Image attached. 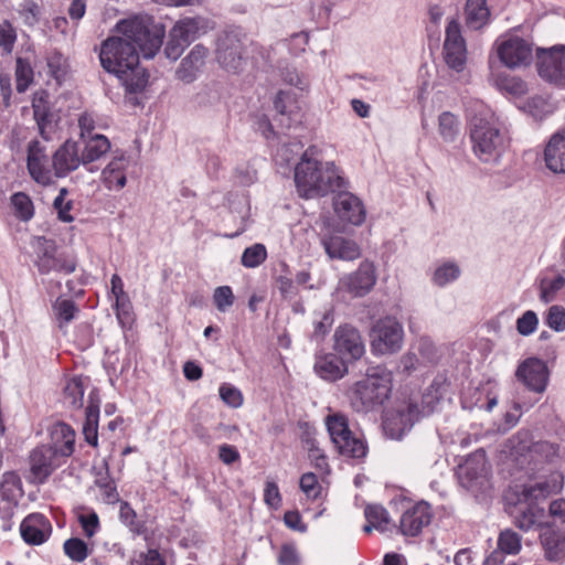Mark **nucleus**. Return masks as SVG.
<instances>
[{
	"mask_svg": "<svg viewBox=\"0 0 565 565\" xmlns=\"http://www.w3.org/2000/svg\"><path fill=\"white\" fill-rule=\"evenodd\" d=\"M116 30L122 36H109L100 44L99 61L103 68L115 74L125 87V100L132 107L140 105L141 18L136 15L119 21Z\"/></svg>",
	"mask_w": 565,
	"mask_h": 565,
	"instance_id": "1",
	"label": "nucleus"
},
{
	"mask_svg": "<svg viewBox=\"0 0 565 565\" xmlns=\"http://www.w3.org/2000/svg\"><path fill=\"white\" fill-rule=\"evenodd\" d=\"M310 150H306L300 161L295 167V183L300 196L311 199L323 196L329 192L341 189L344 179L337 172L333 163L321 162L310 157Z\"/></svg>",
	"mask_w": 565,
	"mask_h": 565,
	"instance_id": "2",
	"label": "nucleus"
},
{
	"mask_svg": "<svg viewBox=\"0 0 565 565\" xmlns=\"http://www.w3.org/2000/svg\"><path fill=\"white\" fill-rule=\"evenodd\" d=\"M392 392V373L377 365L369 367L365 377L350 391V402L358 413H367L381 407Z\"/></svg>",
	"mask_w": 565,
	"mask_h": 565,
	"instance_id": "3",
	"label": "nucleus"
},
{
	"mask_svg": "<svg viewBox=\"0 0 565 565\" xmlns=\"http://www.w3.org/2000/svg\"><path fill=\"white\" fill-rule=\"evenodd\" d=\"M438 402L439 397L429 391L423 395L422 408L416 403L408 401L385 412L382 423L384 434L392 439H402L416 422L434 412Z\"/></svg>",
	"mask_w": 565,
	"mask_h": 565,
	"instance_id": "4",
	"label": "nucleus"
},
{
	"mask_svg": "<svg viewBox=\"0 0 565 565\" xmlns=\"http://www.w3.org/2000/svg\"><path fill=\"white\" fill-rule=\"evenodd\" d=\"M470 140L475 154L484 162L497 159L503 148V137L497 122L482 115L470 120Z\"/></svg>",
	"mask_w": 565,
	"mask_h": 565,
	"instance_id": "5",
	"label": "nucleus"
},
{
	"mask_svg": "<svg viewBox=\"0 0 565 565\" xmlns=\"http://www.w3.org/2000/svg\"><path fill=\"white\" fill-rule=\"evenodd\" d=\"M34 265L41 275L56 273L71 275L76 270L77 258L74 253L60 250L53 239L38 237L35 245Z\"/></svg>",
	"mask_w": 565,
	"mask_h": 565,
	"instance_id": "6",
	"label": "nucleus"
},
{
	"mask_svg": "<svg viewBox=\"0 0 565 565\" xmlns=\"http://www.w3.org/2000/svg\"><path fill=\"white\" fill-rule=\"evenodd\" d=\"M326 426L331 441L340 455L353 459H361L366 456L367 446L365 441L350 429L349 420L343 414L328 415Z\"/></svg>",
	"mask_w": 565,
	"mask_h": 565,
	"instance_id": "7",
	"label": "nucleus"
},
{
	"mask_svg": "<svg viewBox=\"0 0 565 565\" xmlns=\"http://www.w3.org/2000/svg\"><path fill=\"white\" fill-rule=\"evenodd\" d=\"M370 337L375 353L391 354L402 348L404 331L395 318L385 317L374 323Z\"/></svg>",
	"mask_w": 565,
	"mask_h": 565,
	"instance_id": "8",
	"label": "nucleus"
},
{
	"mask_svg": "<svg viewBox=\"0 0 565 565\" xmlns=\"http://www.w3.org/2000/svg\"><path fill=\"white\" fill-rule=\"evenodd\" d=\"M536 57L539 75L548 83L565 86V45L537 49Z\"/></svg>",
	"mask_w": 565,
	"mask_h": 565,
	"instance_id": "9",
	"label": "nucleus"
},
{
	"mask_svg": "<svg viewBox=\"0 0 565 565\" xmlns=\"http://www.w3.org/2000/svg\"><path fill=\"white\" fill-rule=\"evenodd\" d=\"M377 280L375 266L372 262L363 260L359 268L343 276L338 284V291L347 292L353 298L367 295Z\"/></svg>",
	"mask_w": 565,
	"mask_h": 565,
	"instance_id": "10",
	"label": "nucleus"
},
{
	"mask_svg": "<svg viewBox=\"0 0 565 565\" xmlns=\"http://www.w3.org/2000/svg\"><path fill=\"white\" fill-rule=\"evenodd\" d=\"M216 60L226 71L238 73L245 63L244 43L239 34L225 32L218 38L216 46Z\"/></svg>",
	"mask_w": 565,
	"mask_h": 565,
	"instance_id": "11",
	"label": "nucleus"
},
{
	"mask_svg": "<svg viewBox=\"0 0 565 565\" xmlns=\"http://www.w3.org/2000/svg\"><path fill=\"white\" fill-rule=\"evenodd\" d=\"M515 376L530 391L541 394L546 390L550 372L543 360L532 356L519 364Z\"/></svg>",
	"mask_w": 565,
	"mask_h": 565,
	"instance_id": "12",
	"label": "nucleus"
},
{
	"mask_svg": "<svg viewBox=\"0 0 565 565\" xmlns=\"http://www.w3.org/2000/svg\"><path fill=\"white\" fill-rule=\"evenodd\" d=\"M66 459L46 445L38 446L30 455V471L33 479L43 483Z\"/></svg>",
	"mask_w": 565,
	"mask_h": 565,
	"instance_id": "13",
	"label": "nucleus"
},
{
	"mask_svg": "<svg viewBox=\"0 0 565 565\" xmlns=\"http://www.w3.org/2000/svg\"><path fill=\"white\" fill-rule=\"evenodd\" d=\"M333 349L348 362L356 361L364 354V343L359 330L350 324L337 328Z\"/></svg>",
	"mask_w": 565,
	"mask_h": 565,
	"instance_id": "14",
	"label": "nucleus"
},
{
	"mask_svg": "<svg viewBox=\"0 0 565 565\" xmlns=\"http://www.w3.org/2000/svg\"><path fill=\"white\" fill-rule=\"evenodd\" d=\"M487 459L483 449L470 455L458 468L460 484L467 490L482 487L487 481Z\"/></svg>",
	"mask_w": 565,
	"mask_h": 565,
	"instance_id": "15",
	"label": "nucleus"
},
{
	"mask_svg": "<svg viewBox=\"0 0 565 565\" xmlns=\"http://www.w3.org/2000/svg\"><path fill=\"white\" fill-rule=\"evenodd\" d=\"M498 55L501 62L510 68L525 66L531 63L533 57L532 44L522 38L513 36L499 44Z\"/></svg>",
	"mask_w": 565,
	"mask_h": 565,
	"instance_id": "16",
	"label": "nucleus"
},
{
	"mask_svg": "<svg viewBox=\"0 0 565 565\" xmlns=\"http://www.w3.org/2000/svg\"><path fill=\"white\" fill-rule=\"evenodd\" d=\"M540 543L548 562L565 561V530L555 524H544L540 529Z\"/></svg>",
	"mask_w": 565,
	"mask_h": 565,
	"instance_id": "17",
	"label": "nucleus"
},
{
	"mask_svg": "<svg viewBox=\"0 0 565 565\" xmlns=\"http://www.w3.org/2000/svg\"><path fill=\"white\" fill-rule=\"evenodd\" d=\"M52 531L49 518L39 512L26 515L20 524L21 537L29 545L45 543L50 539Z\"/></svg>",
	"mask_w": 565,
	"mask_h": 565,
	"instance_id": "18",
	"label": "nucleus"
},
{
	"mask_svg": "<svg viewBox=\"0 0 565 565\" xmlns=\"http://www.w3.org/2000/svg\"><path fill=\"white\" fill-rule=\"evenodd\" d=\"M431 519L430 505L420 501L402 514L399 521L401 533L406 536H417L425 526L430 524Z\"/></svg>",
	"mask_w": 565,
	"mask_h": 565,
	"instance_id": "19",
	"label": "nucleus"
},
{
	"mask_svg": "<svg viewBox=\"0 0 565 565\" xmlns=\"http://www.w3.org/2000/svg\"><path fill=\"white\" fill-rule=\"evenodd\" d=\"M45 148L38 140H33L28 147L26 166L31 178L43 185L50 184L52 173L49 168Z\"/></svg>",
	"mask_w": 565,
	"mask_h": 565,
	"instance_id": "20",
	"label": "nucleus"
},
{
	"mask_svg": "<svg viewBox=\"0 0 565 565\" xmlns=\"http://www.w3.org/2000/svg\"><path fill=\"white\" fill-rule=\"evenodd\" d=\"M83 164L77 142L66 140L53 154L52 167L57 178L66 177Z\"/></svg>",
	"mask_w": 565,
	"mask_h": 565,
	"instance_id": "21",
	"label": "nucleus"
},
{
	"mask_svg": "<svg viewBox=\"0 0 565 565\" xmlns=\"http://www.w3.org/2000/svg\"><path fill=\"white\" fill-rule=\"evenodd\" d=\"M334 212L343 222L360 225L365 220V210L359 198L350 192H340L333 200Z\"/></svg>",
	"mask_w": 565,
	"mask_h": 565,
	"instance_id": "22",
	"label": "nucleus"
},
{
	"mask_svg": "<svg viewBox=\"0 0 565 565\" xmlns=\"http://www.w3.org/2000/svg\"><path fill=\"white\" fill-rule=\"evenodd\" d=\"M347 360L337 353H323L316 356L315 372L323 380L335 382L348 373Z\"/></svg>",
	"mask_w": 565,
	"mask_h": 565,
	"instance_id": "23",
	"label": "nucleus"
},
{
	"mask_svg": "<svg viewBox=\"0 0 565 565\" xmlns=\"http://www.w3.org/2000/svg\"><path fill=\"white\" fill-rule=\"evenodd\" d=\"M326 253L332 259L353 260L360 257L358 244L339 235L324 236L321 239Z\"/></svg>",
	"mask_w": 565,
	"mask_h": 565,
	"instance_id": "24",
	"label": "nucleus"
},
{
	"mask_svg": "<svg viewBox=\"0 0 565 565\" xmlns=\"http://www.w3.org/2000/svg\"><path fill=\"white\" fill-rule=\"evenodd\" d=\"M544 160L554 173H565V127L550 138L544 150Z\"/></svg>",
	"mask_w": 565,
	"mask_h": 565,
	"instance_id": "25",
	"label": "nucleus"
},
{
	"mask_svg": "<svg viewBox=\"0 0 565 565\" xmlns=\"http://www.w3.org/2000/svg\"><path fill=\"white\" fill-rule=\"evenodd\" d=\"M51 444L47 446L54 449L65 459L70 458L75 451V431L62 422L55 423L50 430Z\"/></svg>",
	"mask_w": 565,
	"mask_h": 565,
	"instance_id": "26",
	"label": "nucleus"
},
{
	"mask_svg": "<svg viewBox=\"0 0 565 565\" xmlns=\"http://www.w3.org/2000/svg\"><path fill=\"white\" fill-rule=\"evenodd\" d=\"M511 514L514 519V525L522 531H530L535 526L541 529L544 518V509L533 502H519Z\"/></svg>",
	"mask_w": 565,
	"mask_h": 565,
	"instance_id": "27",
	"label": "nucleus"
},
{
	"mask_svg": "<svg viewBox=\"0 0 565 565\" xmlns=\"http://www.w3.org/2000/svg\"><path fill=\"white\" fill-rule=\"evenodd\" d=\"M166 35L164 25L153 17L143 14V58H152L160 50Z\"/></svg>",
	"mask_w": 565,
	"mask_h": 565,
	"instance_id": "28",
	"label": "nucleus"
},
{
	"mask_svg": "<svg viewBox=\"0 0 565 565\" xmlns=\"http://www.w3.org/2000/svg\"><path fill=\"white\" fill-rule=\"evenodd\" d=\"M207 49L201 44L195 45L190 53L182 60L177 70V77L185 83H191L196 78L201 67L204 65Z\"/></svg>",
	"mask_w": 565,
	"mask_h": 565,
	"instance_id": "29",
	"label": "nucleus"
},
{
	"mask_svg": "<svg viewBox=\"0 0 565 565\" xmlns=\"http://www.w3.org/2000/svg\"><path fill=\"white\" fill-rule=\"evenodd\" d=\"M99 403L98 393L92 391L88 395V405L85 411L83 435L86 443L93 447H97L98 445Z\"/></svg>",
	"mask_w": 565,
	"mask_h": 565,
	"instance_id": "30",
	"label": "nucleus"
},
{
	"mask_svg": "<svg viewBox=\"0 0 565 565\" xmlns=\"http://www.w3.org/2000/svg\"><path fill=\"white\" fill-rule=\"evenodd\" d=\"M21 495L22 482L20 477L15 472H6L0 482V504L3 503V509L11 513Z\"/></svg>",
	"mask_w": 565,
	"mask_h": 565,
	"instance_id": "31",
	"label": "nucleus"
},
{
	"mask_svg": "<svg viewBox=\"0 0 565 565\" xmlns=\"http://www.w3.org/2000/svg\"><path fill=\"white\" fill-rule=\"evenodd\" d=\"M85 146L82 151L83 166L87 167V170L93 172L94 169L88 167L90 163L100 159L110 149V142L104 135L96 134L92 137L84 139Z\"/></svg>",
	"mask_w": 565,
	"mask_h": 565,
	"instance_id": "32",
	"label": "nucleus"
},
{
	"mask_svg": "<svg viewBox=\"0 0 565 565\" xmlns=\"http://www.w3.org/2000/svg\"><path fill=\"white\" fill-rule=\"evenodd\" d=\"M563 488V476L559 472H553L548 480L536 482L524 490V497L530 500L546 498L552 493L561 491Z\"/></svg>",
	"mask_w": 565,
	"mask_h": 565,
	"instance_id": "33",
	"label": "nucleus"
},
{
	"mask_svg": "<svg viewBox=\"0 0 565 565\" xmlns=\"http://www.w3.org/2000/svg\"><path fill=\"white\" fill-rule=\"evenodd\" d=\"M466 23L470 29L479 30L487 24L490 10L487 0H467L465 7Z\"/></svg>",
	"mask_w": 565,
	"mask_h": 565,
	"instance_id": "34",
	"label": "nucleus"
},
{
	"mask_svg": "<svg viewBox=\"0 0 565 565\" xmlns=\"http://www.w3.org/2000/svg\"><path fill=\"white\" fill-rule=\"evenodd\" d=\"M52 311L57 327L63 329L77 317L79 308L74 300L57 297L52 303Z\"/></svg>",
	"mask_w": 565,
	"mask_h": 565,
	"instance_id": "35",
	"label": "nucleus"
},
{
	"mask_svg": "<svg viewBox=\"0 0 565 565\" xmlns=\"http://www.w3.org/2000/svg\"><path fill=\"white\" fill-rule=\"evenodd\" d=\"M126 166L125 158L113 159L103 170V180L109 190H119L126 184V174L124 169Z\"/></svg>",
	"mask_w": 565,
	"mask_h": 565,
	"instance_id": "36",
	"label": "nucleus"
},
{
	"mask_svg": "<svg viewBox=\"0 0 565 565\" xmlns=\"http://www.w3.org/2000/svg\"><path fill=\"white\" fill-rule=\"evenodd\" d=\"M14 216L23 222L34 216V205L31 198L24 192H15L10 198Z\"/></svg>",
	"mask_w": 565,
	"mask_h": 565,
	"instance_id": "37",
	"label": "nucleus"
},
{
	"mask_svg": "<svg viewBox=\"0 0 565 565\" xmlns=\"http://www.w3.org/2000/svg\"><path fill=\"white\" fill-rule=\"evenodd\" d=\"M438 132L444 141H455L459 134L458 118L450 111L441 113L438 118Z\"/></svg>",
	"mask_w": 565,
	"mask_h": 565,
	"instance_id": "38",
	"label": "nucleus"
},
{
	"mask_svg": "<svg viewBox=\"0 0 565 565\" xmlns=\"http://www.w3.org/2000/svg\"><path fill=\"white\" fill-rule=\"evenodd\" d=\"M34 72L31 63L23 57L15 61V87L19 93H24L33 83Z\"/></svg>",
	"mask_w": 565,
	"mask_h": 565,
	"instance_id": "39",
	"label": "nucleus"
},
{
	"mask_svg": "<svg viewBox=\"0 0 565 565\" xmlns=\"http://www.w3.org/2000/svg\"><path fill=\"white\" fill-rule=\"evenodd\" d=\"M529 452L531 459L536 462H550L558 456V446L550 441L540 440L529 447Z\"/></svg>",
	"mask_w": 565,
	"mask_h": 565,
	"instance_id": "40",
	"label": "nucleus"
},
{
	"mask_svg": "<svg viewBox=\"0 0 565 565\" xmlns=\"http://www.w3.org/2000/svg\"><path fill=\"white\" fill-rule=\"evenodd\" d=\"M77 521L81 524L84 535L88 539L93 537L100 530L99 516L90 508H79Z\"/></svg>",
	"mask_w": 565,
	"mask_h": 565,
	"instance_id": "41",
	"label": "nucleus"
},
{
	"mask_svg": "<svg viewBox=\"0 0 565 565\" xmlns=\"http://www.w3.org/2000/svg\"><path fill=\"white\" fill-rule=\"evenodd\" d=\"M84 384L81 377L75 376L67 381L64 388V399L73 408L79 409L83 407Z\"/></svg>",
	"mask_w": 565,
	"mask_h": 565,
	"instance_id": "42",
	"label": "nucleus"
},
{
	"mask_svg": "<svg viewBox=\"0 0 565 565\" xmlns=\"http://www.w3.org/2000/svg\"><path fill=\"white\" fill-rule=\"evenodd\" d=\"M565 286V277L558 275L554 279L543 278L540 281V300L550 303L555 300L557 292Z\"/></svg>",
	"mask_w": 565,
	"mask_h": 565,
	"instance_id": "43",
	"label": "nucleus"
},
{
	"mask_svg": "<svg viewBox=\"0 0 565 565\" xmlns=\"http://www.w3.org/2000/svg\"><path fill=\"white\" fill-rule=\"evenodd\" d=\"M199 21L192 18H186L178 22L172 29L171 32L174 34V38H179L182 41H185L188 46L192 41H194L198 32H199Z\"/></svg>",
	"mask_w": 565,
	"mask_h": 565,
	"instance_id": "44",
	"label": "nucleus"
},
{
	"mask_svg": "<svg viewBox=\"0 0 565 565\" xmlns=\"http://www.w3.org/2000/svg\"><path fill=\"white\" fill-rule=\"evenodd\" d=\"M444 54L446 64L455 70L461 72L466 64V45H444Z\"/></svg>",
	"mask_w": 565,
	"mask_h": 565,
	"instance_id": "45",
	"label": "nucleus"
},
{
	"mask_svg": "<svg viewBox=\"0 0 565 565\" xmlns=\"http://www.w3.org/2000/svg\"><path fill=\"white\" fill-rule=\"evenodd\" d=\"M65 555L73 562L81 563L85 561L89 554L87 544L78 537H71L63 544Z\"/></svg>",
	"mask_w": 565,
	"mask_h": 565,
	"instance_id": "46",
	"label": "nucleus"
},
{
	"mask_svg": "<svg viewBox=\"0 0 565 565\" xmlns=\"http://www.w3.org/2000/svg\"><path fill=\"white\" fill-rule=\"evenodd\" d=\"M365 518L379 531H386L390 523L387 511L377 504H370L364 510Z\"/></svg>",
	"mask_w": 565,
	"mask_h": 565,
	"instance_id": "47",
	"label": "nucleus"
},
{
	"mask_svg": "<svg viewBox=\"0 0 565 565\" xmlns=\"http://www.w3.org/2000/svg\"><path fill=\"white\" fill-rule=\"evenodd\" d=\"M266 257V247L263 244H255L244 250L242 255V264L247 268H254L264 263Z\"/></svg>",
	"mask_w": 565,
	"mask_h": 565,
	"instance_id": "48",
	"label": "nucleus"
},
{
	"mask_svg": "<svg viewBox=\"0 0 565 565\" xmlns=\"http://www.w3.org/2000/svg\"><path fill=\"white\" fill-rule=\"evenodd\" d=\"M498 546L502 553L516 554L521 550V537L512 530L502 531L498 539Z\"/></svg>",
	"mask_w": 565,
	"mask_h": 565,
	"instance_id": "49",
	"label": "nucleus"
},
{
	"mask_svg": "<svg viewBox=\"0 0 565 565\" xmlns=\"http://www.w3.org/2000/svg\"><path fill=\"white\" fill-rule=\"evenodd\" d=\"M120 521L129 527L134 536H137L141 532V522L136 511L130 507L129 503L122 502L119 510Z\"/></svg>",
	"mask_w": 565,
	"mask_h": 565,
	"instance_id": "50",
	"label": "nucleus"
},
{
	"mask_svg": "<svg viewBox=\"0 0 565 565\" xmlns=\"http://www.w3.org/2000/svg\"><path fill=\"white\" fill-rule=\"evenodd\" d=\"M17 41V32L13 25L4 20L0 22V49L4 54H11Z\"/></svg>",
	"mask_w": 565,
	"mask_h": 565,
	"instance_id": "51",
	"label": "nucleus"
},
{
	"mask_svg": "<svg viewBox=\"0 0 565 565\" xmlns=\"http://www.w3.org/2000/svg\"><path fill=\"white\" fill-rule=\"evenodd\" d=\"M47 67L51 76L56 81H61L67 73V62L64 56L54 51L47 56Z\"/></svg>",
	"mask_w": 565,
	"mask_h": 565,
	"instance_id": "52",
	"label": "nucleus"
},
{
	"mask_svg": "<svg viewBox=\"0 0 565 565\" xmlns=\"http://www.w3.org/2000/svg\"><path fill=\"white\" fill-rule=\"evenodd\" d=\"M67 190L62 188L60 190L58 195L54 199L53 206L57 212L58 220L63 222H72L73 216L71 215V210L73 209L72 201H65V196L67 195Z\"/></svg>",
	"mask_w": 565,
	"mask_h": 565,
	"instance_id": "53",
	"label": "nucleus"
},
{
	"mask_svg": "<svg viewBox=\"0 0 565 565\" xmlns=\"http://www.w3.org/2000/svg\"><path fill=\"white\" fill-rule=\"evenodd\" d=\"M274 107L281 116H289L297 108L292 94L290 92L279 90L274 99Z\"/></svg>",
	"mask_w": 565,
	"mask_h": 565,
	"instance_id": "54",
	"label": "nucleus"
},
{
	"mask_svg": "<svg viewBox=\"0 0 565 565\" xmlns=\"http://www.w3.org/2000/svg\"><path fill=\"white\" fill-rule=\"evenodd\" d=\"M546 324L556 332L565 330V308L554 305L550 307L546 318Z\"/></svg>",
	"mask_w": 565,
	"mask_h": 565,
	"instance_id": "55",
	"label": "nucleus"
},
{
	"mask_svg": "<svg viewBox=\"0 0 565 565\" xmlns=\"http://www.w3.org/2000/svg\"><path fill=\"white\" fill-rule=\"evenodd\" d=\"M537 324L539 318L536 313L532 310H527L516 320V330L521 335L526 337L536 330Z\"/></svg>",
	"mask_w": 565,
	"mask_h": 565,
	"instance_id": "56",
	"label": "nucleus"
},
{
	"mask_svg": "<svg viewBox=\"0 0 565 565\" xmlns=\"http://www.w3.org/2000/svg\"><path fill=\"white\" fill-rule=\"evenodd\" d=\"M213 301L218 311L225 312L234 302V295L231 287H217L213 294Z\"/></svg>",
	"mask_w": 565,
	"mask_h": 565,
	"instance_id": "57",
	"label": "nucleus"
},
{
	"mask_svg": "<svg viewBox=\"0 0 565 565\" xmlns=\"http://www.w3.org/2000/svg\"><path fill=\"white\" fill-rule=\"evenodd\" d=\"M220 397L226 405L233 408H237L243 404L241 391L231 384H222L220 386Z\"/></svg>",
	"mask_w": 565,
	"mask_h": 565,
	"instance_id": "58",
	"label": "nucleus"
},
{
	"mask_svg": "<svg viewBox=\"0 0 565 565\" xmlns=\"http://www.w3.org/2000/svg\"><path fill=\"white\" fill-rule=\"evenodd\" d=\"M459 268L455 264H446L436 269L434 274V281L438 286H445L459 276Z\"/></svg>",
	"mask_w": 565,
	"mask_h": 565,
	"instance_id": "59",
	"label": "nucleus"
},
{
	"mask_svg": "<svg viewBox=\"0 0 565 565\" xmlns=\"http://www.w3.org/2000/svg\"><path fill=\"white\" fill-rule=\"evenodd\" d=\"M188 46L185 41L174 38V34L170 31L169 41L164 49V54L170 60H178L182 54L183 50Z\"/></svg>",
	"mask_w": 565,
	"mask_h": 565,
	"instance_id": "60",
	"label": "nucleus"
},
{
	"mask_svg": "<svg viewBox=\"0 0 565 565\" xmlns=\"http://www.w3.org/2000/svg\"><path fill=\"white\" fill-rule=\"evenodd\" d=\"M32 107H33L34 119L38 122L40 130L43 131L46 124L50 122V116H51L50 109L46 106V104L43 103L42 99H34Z\"/></svg>",
	"mask_w": 565,
	"mask_h": 565,
	"instance_id": "61",
	"label": "nucleus"
},
{
	"mask_svg": "<svg viewBox=\"0 0 565 565\" xmlns=\"http://www.w3.org/2000/svg\"><path fill=\"white\" fill-rule=\"evenodd\" d=\"M466 45L465 40L461 36L460 24L452 20L446 28V39L444 45Z\"/></svg>",
	"mask_w": 565,
	"mask_h": 565,
	"instance_id": "62",
	"label": "nucleus"
},
{
	"mask_svg": "<svg viewBox=\"0 0 565 565\" xmlns=\"http://www.w3.org/2000/svg\"><path fill=\"white\" fill-rule=\"evenodd\" d=\"M264 501L270 508L277 509L281 503L278 486L274 481H267L264 492Z\"/></svg>",
	"mask_w": 565,
	"mask_h": 565,
	"instance_id": "63",
	"label": "nucleus"
},
{
	"mask_svg": "<svg viewBox=\"0 0 565 565\" xmlns=\"http://www.w3.org/2000/svg\"><path fill=\"white\" fill-rule=\"evenodd\" d=\"M418 352L428 362H435L438 358L435 344L425 337L418 340Z\"/></svg>",
	"mask_w": 565,
	"mask_h": 565,
	"instance_id": "64",
	"label": "nucleus"
}]
</instances>
